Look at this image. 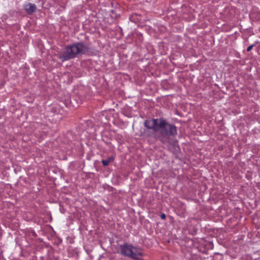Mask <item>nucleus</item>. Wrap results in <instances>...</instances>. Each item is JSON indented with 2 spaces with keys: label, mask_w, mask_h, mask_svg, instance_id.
Returning a JSON list of instances; mask_svg holds the SVG:
<instances>
[{
  "label": "nucleus",
  "mask_w": 260,
  "mask_h": 260,
  "mask_svg": "<svg viewBox=\"0 0 260 260\" xmlns=\"http://www.w3.org/2000/svg\"><path fill=\"white\" fill-rule=\"evenodd\" d=\"M107 160L108 161V162L110 163V162H112V161H113L114 160V157H112V156H111V157H109L108 158V159H107Z\"/></svg>",
  "instance_id": "obj_8"
},
{
  "label": "nucleus",
  "mask_w": 260,
  "mask_h": 260,
  "mask_svg": "<svg viewBox=\"0 0 260 260\" xmlns=\"http://www.w3.org/2000/svg\"><path fill=\"white\" fill-rule=\"evenodd\" d=\"M158 139L164 144H171L172 142V138L177 135V127L167 122L166 120L160 118L158 124Z\"/></svg>",
  "instance_id": "obj_2"
},
{
  "label": "nucleus",
  "mask_w": 260,
  "mask_h": 260,
  "mask_svg": "<svg viewBox=\"0 0 260 260\" xmlns=\"http://www.w3.org/2000/svg\"><path fill=\"white\" fill-rule=\"evenodd\" d=\"M102 163L103 165L105 167L108 166L109 164V162H108V161L107 159L106 160L102 159Z\"/></svg>",
  "instance_id": "obj_6"
},
{
  "label": "nucleus",
  "mask_w": 260,
  "mask_h": 260,
  "mask_svg": "<svg viewBox=\"0 0 260 260\" xmlns=\"http://www.w3.org/2000/svg\"><path fill=\"white\" fill-rule=\"evenodd\" d=\"M120 249L122 255L134 259H140L143 255L140 249L127 243L120 245Z\"/></svg>",
  "instance_id": "obj_3"
},
{
  "label": "nucleus",
  "mask_w": 260,
  "mask_h": 260,
  "mask_svg": "<svg viewBox=\"0 0 260 260\" xmlns=\"http://www.w3.org/2000/svg\"><path fill=\"white\" fill-rule=\"evenodd\" d=\"M254 46V44H253V45H250L249 47H248V48H247V51L249 52L250 51H251L253 47Z\"/></svg>",
  "instance_id": "obj_7"
},
{
  "label": "nucleus",
  "mask_w": 260,
  "mask_h": 260,
  "mask_svg": "<svg viewBox=\"0 0 260 260\" xmlns=\"http://www.w3.org/2000/svg\"><path fill=\"white\" fill-rule=\"evenodd\" d=\"M24 8L26 12L28 14H32L37 9L36 6L30 3L25 4L24 6Z\"/></svg>",
  "instance_id": "obj_5"
},
{
  "label": "nucleus",
  "mask_w": 260,
  "mask_h": 260,
  "mask_svg": "<svg viewBox=\"0 0 260 260\" xmlns=\"http://www.w3.org/2000/svg\"><path fill=\"white\" fill-rule=\"evenodd\" d=\"M160 218L162 219H165L166 218V215H165V214H164V213L161 214V215H160Z\"/></svg>",
  "instance_id": "obj_9"
},
{
  "label": "nucleus",
  "mask_w": 260,
  "mask_h": 260,
  "mask_svg": "<svg viewBox=\"0 0 260 260\" xmlns=\"http://www.w3.org/2000/svg\"><path fill=\"white\" fill-rule=\"evenodd\" d=\"M89 49L88 45L83 42L74 43L65 46L59 58L62 61H67L86 54Z\"/></svg>",
  "instance_id": "obj_1"
},
{
  "label": "nucleus",
  "mask_w": 260,
  "mask_h": 260,
  "mask_svg": "<svg viewBox=\"0 0 260 260\" xmlns=\"http://www.w3.org/2000/svg\"><path fill=\"white\" fill-rule=\"evenodd\" d=\"M160 121V118L159 119H151L149 120H145L144 122V125L148 129H151L153 130L154 131H158V124Z\"/></svg>",
  "instance_id": "obj_4"
}]
</instances>
